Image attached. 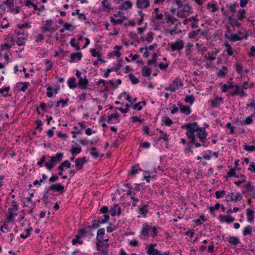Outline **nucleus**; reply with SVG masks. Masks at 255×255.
<instances>
[{
    "label": "nucleus",
    "instance_id": "7",
    "mask_svg": "<svg viewBox=\"0 0 255 255\" xmlns=\"http://www.w3.org/2000/svg\"><path fill=\"white\" fill-rule=\"evenodd\" d=\"M184 42L182 40L177 39L175 43L170 45L172 51H180L184 48Z\"/></svg>",
    "mask_w": 255,
    "mask_h": 255
},
{
    "label": "nucleus",
    "instance_id": "19",
    "mask_svg": "<svg viewBox=\"0 0 255 255\" xmlns=\"http://www.w3.org/2000/svg\"><path fill=\"white\" fill-rule=\"evenodd\" d=\"M14 221V219L12 218H9V217L6 216V220L4 222L2 226L0 227V231L2 233H6L7 231V225L10 222H12Z\"/></svg>",
    "mask_w": 255,
    "mask_h": 255
},
{
    "label": "nucleus",
    "instance_id": "5",
    "mask_svg": "<svg viewBox=\"0 0 255 255\" xmlns=\"http://www.w3.org/2000/svg\"><path fill=\"white\" fill-rule=\"evenodd\" d=\"M233 209L231 208H230L228 210L227 213H228V215L225 216L223 215L222 214H220L219 216V220L220 222L224 223L225 222L227 224H230L231 223H233L235 221V218L233 217L232 216H230V215L232 214L233 213Z\"/></svg>",
    "mask_w": 255,
    "mask_h": 255
},
{
    "label": "nucleus",
    "instance_id": "60",
    "mask_svg": "<svg viewBox=\"0 0 255 255\" xmlns=\"http://www.w3.org/2000/svg\"><path fill=\"white\" fill-rule=\"evenodd\" d=\"M226 128L230 129V133L233 134L235 133V127L233 126L231 123H228L226 125Z\"/></svg>",
    "mask_w": 255,
    "mask_h": 255
},
{
    "label": "nucleus",
    "instance_id": "36",
    "mask_svg": "<svg viewBox=\"0 0 255 255\" xmlns=\"http://www.w3.org/2000/svg\"><path fill=\"white\" fill-rule=\"evenodd\" d=\"M24 5L30 8V7H33L34 8V11H33V13H35V10L37 9V5L34 4L31 0H25L24 1Z\"/></svg>",
    "mask_w": 255,
    "mask_h": 255
},
{
    "label": "nucleus",
    "instance_id": "25",
    "mask_svg": "<svg viewBox=\"0 0 255 255\" xmlns=\"http://www.w3.org/2000/svg\"><path fill=\"white\" fill-rule=\"evenodd\" d=\"M82 57V54L81 52H76L72 53L70 54L71 60L69 61L70 62L73 63L75 61L76 59H77L78 61H80Z\"/></svg>",
    "mask_w": 255,
    "mask_h": 255
},
{
    "label": "nucleus",
    "instance_id": "21",
    "mask_svg": "<svg viewBox=\"0 0 255 255\" xmlns=\"http://www.w3.org/2000/svg\"><path fill=\"white\" fill-rule=\"evenodd\" d=\"M225 37L226 39H229L230 41L235 42L237 41H240L243 39V38L240 36H239L237 34H233L231 36H229L227 33L225 34Z\"/></svg>",
    "mask_w": 255,
    "mask_h": 255
},
{
    "label": "nucleus",
    "instance_id": "43",
    "mask_svg": "<svg viewBox=\"0 0 255 255\" xmlns=\"http://www.w3.org/2000/svg\"><path fill=\"white\" fill-rule=\"evenodd\" d=\"M253 120L250 116L247 117L245 120L240 121V123L242 126L249 125L253 123Z\"/></svg>",
    "mask_w": 255,
    "mask_h": 255
},
{
    "label": "nucleus",
    "instance_id": "41",
    "mask_svg": "<svg viewBox=\"0 0 255 255\" xmlns=\"http://www.w3.org/2000/svg\"><path fill=\"white\" fill-rule=\"evenodd\" d=\"M69 98H67L65 100L61 99L59 101H57L56 104V107L58 108L59 107L60 104L62 105V107H65L67 105V103L69 101Z\"/></svg>",
    "mask_w": 255,
    "mask_h": 255
},
{
    "label": "nucleus",
    "instance_id": "32",
    "mask_svg": "<svg viewBox=\"0 0 255 255\" xmlns=\"http://www.w3.org/2000/svg\"><path fill=\"white\" fill-rule=\"evenodd\" d=\"M28 36V33H26L25 36L21 37L19 36L17 37L16 44L18 46H21L22 45H24L25 43V41L27 40V37Z\"/></svg>",
    "mask_w": 255,
    "mask_h": 255
},
{
    "label": "nucleus",
    "instance_id": "1",
    "mask_svg": "<svg viewBox=\"0 0 255 255\" xmlns=\"http://www.w3.org/2000/svg\"><path fill=\"white\" fill-rule=\"evenodd\" d=\"M196 126H194L193 129V133L192 135V142H195V138L202 143V145L204 147H207L208 145L206 144L207 141V137L208 133L206 130L203 127H200L197 122H194Z\"/></svg>",
    "mask_w": 255,
    "mask_h": 255
},
{
    "label": "nucleus",
    "instance_id": "10",
    "mask_svg": "<svg viewBox=\"0 0 255 255\" xmlns=\"http://www.w3.org/2000/svg\"><path fill=\"white\" fill-rule=\"evenodd\" d=\"M228 196L230 197V198L226 200V202H237L238 201H240L242 198L243 196L242 194H240L239 193H237L235 194L234 192H231L230 193V195H228ZM227 197V196H226Z\"/></svg>",
    "mask_w": 255,
    "mask_h": 255
},
{
    "label": "nucleus",
    "instance_id": "39",
    "mask_svg": "<svg viewBox=\"0 0 255 255\" xmlns=\"http://www.w3.org/2000/svg\"><path fill=\"white\" fill-rule=\"evenodd\" d=\"M253 227L251 225L246 226L243 232V234L244 236L252 235Z\"/></svg>",
    "mask_w": 255,
    "mask_h": 255
},
{
    "label": "nucleus",
    "instance_id": "49",
    "mask_svg": "<svg viewBox=\"0 0 255 255\" xmlns=\"http://www.w3.org/2000/svg\"><path fill=\"white\" fill-rule=\"evenodd\" d=\"M9 90V87H5L3 88H1L0 89V94H1L3 97H7L8 96V92Z\"/></svg>",
    "mask_w": 255,
    "mask_h": 255
},
{
    "label": "nucleus",
    "instance_id": "14",
    "mask_svg": "<svg viewBox=\"0 0 255 255\" xmlns=\"http://www.w3.org/2000/svg\"><path fill=\"white\" fill-rule=\"evenodd\" d=\"M236 168L234 167V168H231V169L227 172L226 178L231 177H235L236 178H246V176L242 174H241L240 175L236 173Z\"/></svg>",
    "mask_w": 255,
    "mask_h": 255
},
{
    "label": "nucleus",
    "instance_id": "50",
    "mask_svg": "<svg viewBox=\"0 0 255 255\" xmlns=\"http://www.w3.org/2000/svg\"><path fill=\"white\" fill-rule=\"evenodd\" d=\"M246 10L244 9H240L238 11V16H239V20H242L246 17Z\"/></svg>",
    "mask_w": 255,
    "mask_h": 255
},
{
    "label": "nucleus",
    "instance_id": "46",
    "mask_svg": "<svg viewBox=\"0 0 255 255\" xmlns=\"http://www.w3.org/2000/svg\"><path fill=\"white\" fill-rule=\"evenodd\" d=\"M18 84L23 85L19 91H22L23 92H25L28 89V87L30 86V83L28 82H19L18 83Z\"/></svg>",
    "mask_w": 255,
    "mask_h": 255
},
{
    "label": "nucleus",
    "instance_id": "23",
    "mask_svg": "<svg viewBox=\"0 0 255 255\" xmlns=\"http://www.w3.org/2000/svg\"><path fill=\"white\" fill-rule=\"evenodd\" d=\"M247 218H248V221L249 222H252L255 218V215H254L255 214V212L254 211L251 209V208H248L247 209Z\"/></svg>",
    "mask_w": 255,
    "mask_h": 255
},
{
    "label": "nucleus",
    "instance_id": "31",
    "mask_svg": "<svg viewBox=\"0 0 255 255\" xmlns=\"http://www.w3.org/2000/svg\"><path fill=\"white\" fill-rule=\"evenodd\" d=\"M76 79L75 77H72L69 79L67 81L68 85L70 89H74L77 87L76 83Z\"/></svg>",
    "mask_w": 255,
    "mask_h": 255
},
{
    "label": "nucleus",
    "instance_id": "17",
    "mask_svg": "<svg viewBox=\"0 0 255 255\" xmlns=\"http://www.w3.org/2000/svg\"><path fill=\"white\" fill-rule=\"evenodd\" d=\"M88 80L86 78V76H84V78H80V79H79L78 84L79 85V88L82 90L85 89L88 85Z\"/></svg>",
    "mask_w": 255,
    "mask_h": 255
},
{
    "label": "nucleus",
    "instance_id": "40",
    "mask_svg": "<svg viewBox=\"0 0 255 255\" xmlns=\"http://www.w3.org/2000/svg\"><path fill=\"white\" fill-rule=\"evenodd\" d=\"M166 19V22L167 23H170V24H173L175 22L179 21L177 18L172 16L171 14H168L167 16Z\"/></svg>",
    "mask_w": 255,
    "mask_h": 255
},
{
    "label": "nucleus",
    "instance_id": "61",
    "mask_svg": "<svg viewBox=\"0 0 255 255\" xmlns=\"http://www.w3.org/2000/svg\"><path fill=\"white\" fill-rule=\"evenodd\" d=\"M111 22L114 23L115 24H122L123 22V19H116L113 17L111 16Z\"/></svg>",
    "mask_w": 255,
    "mask_h": 255
},
{
    "label": "nucleus",
    "instance_id": "11",
    "mask_svg": "<svg viewBox=\"0 0 255 255\" xmlns=\"http://www.w3.org/2000/svg\"><path fill=\"white\" fill-rule=\"evenodd\" d=\"M48 188V191H53L59 192L60 194H63L64 192V187L61 184L56 183L51 184V186Z\"/></svg>",
    "mask_w": 255,
    "mask_h": 255
},
{
    "label": "nucleus",
    "instance_id": "64",
    "mask_svg": "<svg viewBox=\"0 0 255 255\" xmlns=\"http://www.w3.org/2000/svg\"><path fill=\"white\" fill-rule=\"evenodd\" d=\"M246 189L250 192H253L255 189V187L252 185L251 182H249L245 186Z\"/></svg>",
    "mask_w": 255,
    "mask_h": 255
},
{
    "label": "nucleus",
    "instance_id": "44",
    "mask_svg": "<svg viewBox=\"0 0 255 255\" xmlns=\"http://www.w3.org/2000/svg\"><path fill=\"white\" fill-rule=\"evenodd\" d=\"M212 8L211 12H214L217 11L219 9V7L217 6V4L215 3H208L207 5V8L210 9Z\"/></svg>",
    "mask_w": 255,
    "mask_h": 255
},
{
    "label": "nucleus",
    "instance_id": "53",
    "mask_svg": "<svg viewBox=\"0 0 255 255\" xmlns=\"http://www.w3.org/2000/svg\"><path fill=\"white\" fill-rule=\"evenodd\" d=\"M129 78L133 84H136L139 82V80L135 77L133 74H129L128 75Z\"/></svg>",
    "mask_w": 255,
    "mask_h": 255
},
{
    "label": "nucleus",
    "instance_id": "13",
    "mask_svg": "<svg viewBox=\"0 0 255 255\" xmlns=\"http://www.w3.org/2000/svg\"><path fill=\"white\" fill-rule=\"evenodd\" d=\"M156 244H150L148 247L146 253L148 255H161V253L157 249H155Z\"/></svg>",
    "mask_w": 255,
    "mask_h": 255
},
{
    "label": "nucleus",
    "instance_id": "29",
    "mask_svg": "<svg viewBox=\"0 0 255 255\" xmlns=\"http://www.w3.org/2000/svg\"><path fill=\"white\" fill-rule=\"evenodd\" d=\"M90 155H91L94 158L97 159L99 157H103L104 154H102L100 155L99 152L97 151V149L96 147H92L91 148Z\"/></svg>",
    "mask_w": 255,
    "mask_h": 255
},
{
    "label": "nucleus",
    "instance_id": "18",
    "mask_svg": "<svg viewBox=\"0 0 255 255\" xmlns=\"http://www.w3.org/2000/svg\"><path fill=\"white\" fill-rule=\"evenodd\" d=\"M136 6L138 8H146L149 6V0H137Z\"/></svg>",
    "mask_w": 255,
    "mask_h": 255
},
{
    "label": "nucleus",
    "instance_id": "27",
    "mask_svg": "<svg viewBox=\"0 0 255 255\" xmlns=\"http://www.w3.org/2000/svg\"><path fill=\"white\" fill-rule=\"evenodd\" d=\"M132 3L130 1H126L123 4L119 6V9L122 10H127L131 8Z\"/></svg>",
    "mask_w": 255,
    "mask_h": 255
},
{
    "label": "nucleus",
    "instance_id": "22",
    "mask_svg": "<svg viewBox=\"0 0 255 255\" xmlns=\"http://www.w3.org/2000/svg\"><path fill=\"white\" fill-rule=\"evenodd\" d=\"M223 99L222 97L217 96L211 101V105L212 108H218L220 106L221 103L223 102Z\"/></svg>",
    "mask_w": 255,
    "mask_h": 255
},
{
    "label": "nucleus",
    "instance_id": "38",
    "mask_svg": "<svg viewBox=\"0 0 255 255\" xmlns=\"http://www.w3.org/2000/svg\"><path fill=\"white\" fill-rule=\"evenodd\" d=\"M228 18L232 26H234L235 25L239 27L241 25L238 20L233 17V15H230Z\"/></svg>",
    "mask_w": 255,
    "mask_h": 255
},
{
    "label": "nucleus",
    "instance_id": "42",
    "mask_svg": "<svg viewBox=\"0 0 255 255\" xmlns=\"http://www.w3.org/2000/svg\"><path fill=\"white\" fill-rule=\"evenodd\" d=\"M169 135L167 133H164L163 135H160L156 139V141L158 142L160 141L161 139H163L164 141L166 142V144H168V142H169Z\"/></svg>",
    "mask_w": 255,
    "mask_h": 255
},
{
    "label": "nucleus",
    "instance_id": "6",
    "mask_svg": "<svg viewBox=\"0 0 255 255\" xmlns=\"http://www.w3.org/2000/svg\"><path fill=\"white\" fill-rule=\"evenodd\" d=\"M196 126V124L194 122L186 124L181 126V128L183 129L186 128L187 129V131L186 133V135L188 138H191L192 135L193 133V129L194 126Z\"/></svg>",
    "mask_w": 255,
    "mask_h": 255
},
{
    "label": "nucleus",
    "instance_id": "26",
    "mask_svg": "<svg viewBox=\"0 0 255 255\" xmlns=\"http://www.w3.org/2000/svg\"><path fill=\"white\" fill-rule=\"evenodd\" d=\"M178 81H179V77H176L175 80L169 85L168 89L173 92L176 91V89H178V86H177V83H178Z\"/></svg>",
    "mask_w": 255,
    "mask_h": 255
},
{
    "label": "nucleus",
    "instance_id": "3",
    "mask_svg": "<svg viewBox=\"0 0 255 255\" xmlns=\"http://www.w3.org/2000/svg\"><path fill=\"white\" fill-rule=\"evenodd\" d=\"M110 216L108 214H105L103 216L99 218L98 220H93L91 225H88V228L97 229L100 227V224H104L109 221Z\"/></svg>",
    "mask_w": 255,
    "mask_h": 255
},
{
    "label": "nucleus",
    "instance_id": "37",
    "mask_svg": "<svg viewBox=\"0 0 255 255\" xmlns=\"http://www.w3.org/2000/svg\"><path fill=\"white\" fill-rule=\"evenodd\" d=\"M180 112L182 114H184L186 115H189L191 113V110L189 107L185 106H182V108H180Z\"/></svg>",
    "mask_w": 255,
    "mask_h": 255
},
{
    "label": "nucleus",
    "instance_id": "63",
    "mask_svg": "<svg viewBox=\"0 0 255 255\" xmlns=\"http://www.w3.org/2000/svg\"><path fill=\"white\" fill-rule=\"evenodd\" d=\"M181 23L180 22H179L178 23L175 24V25L174 26V27L170 30V31H169L170 34L171 35H173L175 33V32L176 31V30L177 29V28L179 26H181Z\"/></svg>",
    "mask_w": 255,
    "mask_h": 255
},
{
    "label": "nucleus",
    "instance_id": "30",
    "mask_svg": "<svg viewBox=\"0 0 255 255\" xmlns=\"http://www.w3.org/2000/svg\"><path fill=\"white\" fill-rule=\"evenodd\" d=\"M129 38H130V45H133V40H135V41L137 42L138 43H139L140 41L137 40L138 36L136 34V33L131 31L129 32L128 34Z\"/></svg>",
    "mask_w": 255,
    "mask_h": 255
},
{
    "label": "nucleus",
    "instance_id": "34",
    "mask_svg": "<svg viewBox=\"0 0 255 255\" xmlns=\"http://www.w3.org/2000/svg\"><path fill=\"white\" fill-rule=\"evenodd\" d=\"M228 242L234 246H237L240 243L239 239L237 237L231 236L229 238Z\"/></svg>",
    "mask_w": 255,
    "mask_h": 255
},
{
    "label": "nucleus",
    "instance_id": "52",
    "mask_svg": "<svg viewBox=\"0 0 255 255\" xmlns=\"http://www.w3.org/2000/svg\"><path fill=\"white\" fill-rule=\"evenodd\" d=\"M226 191L224 190L217 191L215 192V197L217 199H220L226 195Z\"/></svg>",
    "mask_w": 255,
    "mask_h": 255
},
{
    "label": "nucleus",
    "instance_id": "57",
    "mask_svg": "<svg viewBox=\"0 0 255 255\" xmlns=\"http://www.w3.org/2000/svg\"><path fill=\"white\" fill-rule=\"evenodd\" d=\"M3 21L0 23V27L2 28H6L9 27V23L6 17L3 18Z\"/></svg>",
    "mask_w": 255,
    "mask_h": 255
},
{
    "label": "nucleus",
    "instance_id": "33",
    "mask_svg": "<svg viewBox=\"0 0 255 255\" xmlns=\"http://www.w3.org/2000/svg\"><path fill=\"white\" fill-rule=\"evenodd\" d=\"M124 186L128 188V190L127 193V196H130L131 195H135V191H133V187L130 183H124Z\"/></svg>",
    "mask_w": 255,
    "mask_h": 255
},
{
    "label": "nucleus",
    "instance_id": "59",
    "mask_svg": "<svg viewBox=\"0 0 255 255\" xmlns=\"http://www.w3.org/2000/svg\"><path fill=\"white\" fill-rule=\"evenodd\" d=\"M196 45L197 47V49L198 51L203 52H206L207 51V48L206 47L204 46L203 44H200L197 43H196Z\"/></svg>",
    "mask_w": 255,
    "mask_h": 255
},
{
    "label": "nucleus",
    "instance_id": "51",
    "mask_svg": "<svg viewBox=\"0 0 255 255\" xmlns=\"http://www.w3.org/2000/svg\"><path fill=\"white\" fill-rule=\"evenodd\" d=\"M162 121L167 126H171L173 124L172 121L168 117H163Z\"/></svg>",
    "mask_w": 255,
    "mask_h": 255
},
{
    "label": "nucleus",
    "instance_id": "24",
    "mask_svg": "<svg viewBox=\"0 0 255 255\" xmlns=\"http://www.w3.org/2000/svg\"><path fill=\"white\" fill-rule=\"evenodd\" d=\"M148 204H144L142 205V206L139 207L138 208V211H139V214L141 215L143 217H145L146 216V214L148 212Z\"/></svg>",
    "mask_w": 255,
    "mask_h": 255
},
{
    "label": "nucleus",
    "instance_id": "62",
    "mask_svg": "<svg viewBox=\"0 0 255 255\" xmlns=\"http://www.w3.org/2000/svg\"><path fill=\"white\" fill-rule=\"evenodd\" d=\"M138 166V164L135 165V166H133L131 169L128 171V174L130 175H134L136 174L138 172V169L135 168V166Z\"/></svg>",
    "mask_w": 255,
    "mask_h": 255
},
{
    "label": "nucleus",
    "instance_id": "12",
    "mask_svg": "<svg viewBox=\"0 0 255 255\" xmlns=\"http://www.w3.org/2000/svg\"><path fill=\"white\" fill-rule=\"evenodd\" d=\"M190 139V141L188 143L187 146L185 148V151L188 150L191 153H193V144L195 145V147L198 148L202 145V143H200L197 139L195 138V142H192V138Z\"/></svg>",
    "mask_w": 255,
    "mask_h": 255
},
{
    "label": "nucleus",
    "instance_id": "8",
    "mask_svg": "<svg viewBox=\"0 0 255 255\" xmlns=\"http://www.w3.org/2000/svg\"><path fill=\"white\" fill-rule=\"evenodd\" d=\"M92 229H93L88 228V226H87L85 228L80 229L78 231L77 236L80 237V238H82L83 237L86 236L87 235H88L90 237L93 236V234L92 231Z\"/></svg>",
    "mask_w": 255,
    "mask_h": 255
},
{
    "label": "nucleus",
    "instance_id": "4",
    "mask_svg": "<svg viewBox=\"0 0 255 255\" xmlns=\"http://www.w3.org/2000/svg\"><path fill=\"white\" fill-rule=\"evenodd\" d=\"M18 210V205L15 200L11 202V206L8 209V214L6 215L9 218L14 219V217L17 215L16 212Z\"/></svg>",
    "mask_w": 255,
    "mask_h": 255
},
{
    "label": "nucleus",
    "instance_id": "55",
    "mask_svg": "<svg viewBox=\"0 0 255 255\" xmlns=\"http://www.w3.org/2000/svg\"><path fill=\"white\" fill-rule=\"evenodd\" d=\"M154 33L152 32H148L146 34V36L145 38L146 41L148 42H151L153 40Z\"/></svg>",
    "mask_w": 255,
    "mask_h": 255
},
{
    "label": "nucleus",
    "instance_id": "54",
    "mask_svg": "<svg viewBox=\"0 0 255 255\" xmlns=\"http://www.w3.org/2000/svg\"><path fill=\"white\" fill-rule=\"evenodd\" d=\"M80 237L78 236H76L75 239H74L72 241V244L73 245H75L77 244H79L80 245H82L83 244V241H82L81 238H79Z\"/></svg>",
    "mask_w": 255,
    "mask_h": 255
},
{
    "label": "nucleus",
    "instance_id": "47",
    "mask_svg": "<svg viewBox=\"0 0 255 255\" xmlns=\"http://www.w3.org/2000/svg\"><path fill=\"white\" fill-rule=\"evenodd\" d=\"M184 101L187 103H189L190 104L192 105L195 101V97L192 95H187L185 97Z\"/></svg>",
    "mask_w": 255,
    "mask_h": 255
},
{
    "label": "nucleus",
    "instance_id": "20",
    "mask_svg": "<svg viewBox=\"0 0 255 255\" xmlns=\"http://www.w3.org/2000/svg\"><path fill=\"white\" fill-rule=\"evenodd\" d=\"M151 226L149 225L148 223H145L143 224L141 230V235L144 237H148V230H150Z\"/></svg>",
    "mask_w": 255,
    "mask_h": 255
},
{
    "label": "nucleus",
    "instance_id": "58",
    "mask_svg": "<svg viewBox=\"0 0 255 255\" xmlns=\"http://www.w3.org/2000/svg\"><path fill=\"white\" fill-rule=\"evenodd\" d=\"M135 187L133 188V191H135V195H136V192L140 191V188H143L144 185V183H139V184H135Z\"/></svg>",
    "mask_w": 255,
    "mask_h": 255
},
{
    "label": "nucleus",
    "instance_id": "45",
    "mask_svg": "<svg viewBox=\"0 0 255 255\" xmlns=\"http://www.w3.org/2000/svg\"><path fill=\"white\" fill-rule=\"evenodd\" d=\"M103 238H99L98 237H96V249L97 250H100V248H102V246L103 245H104V241L102 240Z\"/></svg>",
    "mask_w": 255,
    "mask_h": 255
},
{
    "label": "nucleus",
    "instance_id": "28",
    "mask_svg": "<svg viewBox=\"0 0 255 255\" xmlns=\"http://www.w3.org/2000/svg\"><path fill=\"white\" fill-rule=\"evenodd\" d=\"M151 69L147 66H145L141 70L142 76L144 77H148L150 76Z\"/></svg>",
    "mask_w": 255,
    "mask_h": 255
},
{
    "label": "nucleus",
    "instance_id": "16",
    "mask_svg": "<svg viewBox=\"0 0 255 255\" xmlns=\"http://www.w3.org/2000/svg\"><path fill=\"white\" fill-rule=\"evenodd\" d=\"M111 215L113 217L116 215L120 216L121 214V208L118 204H115L110 209Z\"/></svg>",
    "mask_w": 255,
    "mask_h": 255
},
{
    "label": "nucleus",
    "instance_id": "56",
    "mask_svg": "<svg viewBox=\"0 0 255 255\" xmlns=\"http://www.w3.org/2000/svg\"><path fill=\"white\" fill-rule=\"evenodd\" d=\"M160 229V228L159 226H157V227L151 226L150 230H152V234L151 235V237L152 238H155V237H156L157 236V233H158L157 230H158V229Z\"/></svg>",
    "mask_w": 255,
    "mask_h": 255
},
{
    "label": "nucleus",
    "instance_id": "9",
    "mask_svg": "<svg viewBox=\"0 0 255 255\" xmlns=\"http://www.w3.org/2000/svg\"><path fill=\"white\" fill-rule=\"evenodd\" d=\"M87 162L88 160H87L86 157L85 156L78 157L77 159H76L75 166L77 170L79 171L81 170L83 168L84 164L87 163Z\"/></svg>",
    "mask_w": 255,
    "mask_h": 255
},
{
    "label": "nucleus",
    "instance_id": "15",
    "mask_svg": "<svg viewBox=\"0 0 255 255\" xmlns=\"http://www.w3.org/2000/svg\"><path fill=\"white\" fill-rule=\"evenodd\" d=\"M235 88L236 90L231 94L232 96L234 97L238 95H240L241 97L247 96V94L246 92L243 89L240 88V87L239 85H236Z\"/></svg>",
    "mask_w": 255,
    "mask_h": 255
},
{
    "label": "nucleus",
    "instance_id": "35",
    "mask_svg": "<svg viewBox=\"0 0 255 255\" xmlns=\"http://www.w3.org/2000/svg\"><path fill=\"white\" fill-rule=\"evenodd\" d=\"M82 151V148L80 146H72L70 149V152L72 156H75Z\"/></svg>",
    "mask_w": 255,
    "mask_h": 255
},
{
    "label": "nucleus",
    "instance_id": "2",
    "mask_svg": "<svg viewBox=\"0 0 255 255\" xmlns=\"http://www.w3.org/2000/svg\"><path fill=\"white\" fill-rule=\"evenodd\" d=\"M63 155L64 154L63 152H59L55 156H51L49 162L45 163V166L48 170L51 171L57 163L60 162L62 160Z\"/></svg>",
    "mask_w": 255,
    "mask_h": 255
},
{
    "label": "nucleus",
    "instance_id": "48",
    "mask_svg": "<svg viewBox=\"0 0 255 255\" xmlns=\"http://www.w3.org/2000/svg\"><path fill=\"white\" fill-rule=\"evenodd\" d=\"M191 20H193L194 22H197L198 21V19H197V15H196L195 16H191L189 18H186L184 19L183 21V23L184 25H186L188 24V22L191 21Z\"/></svg>",
    "mask_w": 255,
    "mask_h": 255
}]
</instances>
